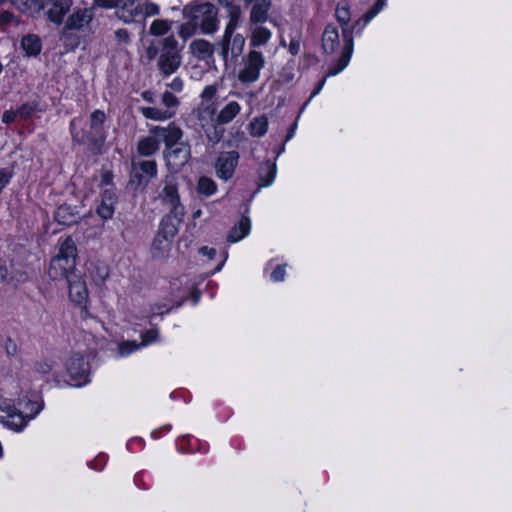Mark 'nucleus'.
Returning <instances> with one entry per match:
<instances>
[{"label": "nucleus", "instance_id": "nucleus-1", "mask_svg": "<svg viewBox=\"0 0 512 512\" xmlns=\"http://www.w3.org/2000/svg\"><path fill=\"white\" fill-rule=\"evenodd\" d=\"M335 16L342 28V35L345 44L341 57L334 66L329 68L328 76H336L348 66L354 47L352 29L348 26L351 19V13L350 6L347 1H341L337 4Z\"/></svg>", "mask_w": 512, "mask_h": 512}, {"label": "nucleus", "instance_id": "nucleus-2", "mask_svg": "<svg viewBox=\"0 0 512 512\" xmlns=\"http://www.w3.org/2000/svg\"><path fill=\"white\" fill-rule=\"evenodd\" d=\"M77 248L71 238H66L60 245L58 254L51 260L48 275L52 280H62L76 276Z\"/></svg>", "mask_w": 512, "mask_h": 512}, {"label": "nucleus", "instance_id": "nucleus-3", "mask_svg": "<svg viewBox=\"0 0 512 512\" xmlns=\"http://www.w3.org/2000/svg\"><path fill=\"white\" fill-rule=\"evenodd\" d=\"M183 16L191 19L205 35L216 33L219 28L218 10L210 2H192L183 8Z\"/></svg>", "mask_w": 512, "mask_h": 512}, {"label": "nucleus", "instance_id": "nucleus-4", "mask_svg": "<svg viewBox=\"0 0 512 512\" xmlns=\"http://www.w3.org/2000/svg\"><path fill=\"white\" fill-rule=\"evenodd\" d=\"M182 49L173 34L161 40V53L157 59V69L163 77H169L176 73L182 65Z\"/></svg>", "mask_w": 512, "mask_h": 512}, {"label": "nucleus", "instance_id": "nucleus-5", "mask_svg": "<svg viewBox=\"0 0 512 512\" xmlns=\"http://www.w3.org/2000/svg\"><path fill=\"white\" fill-rule=\"evenodd\" d=\"M95 17L93 7L76 8L67 16L62 31L60 32V40L67 43L71 38L72 32H85L90 28Z\"/></svg>", "mask_w": 512, "mask_h": 512}, {"label": "nucleus", "instance_id": "nucleus-6", "mask_svg": "<svg viewBox=\"0 0 512 512\" xmlns=\"http://www.w3.org/2000/svg\"><path fill=\"white\" fill-rule=\"evenodd\" d=\"M265 59L261 52L250 50L241 59L240 68L237 72V79L242 84H251L260 78L261 70L264 68Z\"/></svg>", "mask_w": 512, "mask_h": 512}, {"label": "nucleus", "instance_id": "nucleus-7", "mask_svg": "<svg viewBox=\"0 0 512 512\" xmlns=\"http://www.w3.org/2000/svg\"><path fill=\"white\" fill-rule=\"evenodd\" d=\"M238 26H225L224 33L221 39L217 42L219 53L224 62H227L229 57L237 59L243 52L245 45V38L235 33Z\"/></svg>", "mask_w": 512, "mask_h": 512}, {"label": "nucleus", "instance_id": "nucleus-8", "mask_svg": "<svg viewBox=\"0 0 512 512\" xmlns=\"http://www.w3.org/2000/svg\"><path fill=\"white\" fill-rule=\"evenodd\" d=\"M31 418L24 416L22 412L17 410L7 399L0 398V423L5 427L20 431Z\"/></svg>", "mask_w": 512, "mask_h": 512}, {"label": "nucleus", "instance_id": "nucleus-9", "mask_svg": "<svg viewBox=\"0 0 512 512\" xmlns=\"http://www.w3.org/2000/svg\"><path fill=\"white\" fill-rule=\"evenodd\" d=\"M164 157L168 170L172 173H177L188 163L191 157L190 145L181 142L177 146L166 148Z\"/></svg>", "mask_w": 512, "mask_h": 512}, {"label": "nucleus", "instance_id": "nucleus-10", "mask_svg": "<svg viewBox=\"0 0 512 512\" xmlns=\"http://www.w3.org/2000/svg\"><path fill=\"white\" fill-rule=\"evenodd\" d=\"M74 0H42L41 10L45 11L48 20L60 25L71 11Z\"/></svg>", "mask_w": 512, "mask_h": 512}, {"label": "nucleus", "instance_id": "nucleus-11", "mask_svg": "<svg viewBox=\"0 0 512 512\" xmlns=\"http://www.w3.org/2000/svg\"><path fill=\"white\" fill-rule=\"evenodd\" d=\"M66 371L74 383L73 386H80L88 381L89 367L84 358L74 354L66 362Z\"/></svg>", "mask_w": 512, "mask_h": 512}, {"label": "nucleus", "instance_id": "nucleus-12", "mask_svg": "<svg viewBox=\"0 0 512 512\" xmlns=\"http://www.w3.org/2000/svg\"><path fill=\"white\" fill-rule=\"evenodd\" d=\"M162 203L169 208L170 212H176V208L185 212L184 206L181 204L178 187L174 177H166L164 187L159 194Z\"/></svg>", "mask_w": 512, "mask_h": 512}, {"label": "nucleus", "instance_id": "nucleus-13", "mask_svg": "<svg viewBox=\"0 0 512 512\" xmlns=\"http://www.w3.org/2000/svg\"><path fill=\"white\" fill-rule=\"evenodd\" d=\"M239 153L236 151L222 152L215 163L216 175L223 180L230 179L237 167Z\"/></svg>", "mask_w": 512, "mask_h": 512}, {"label": "nucleus", "instance_id": "nucleus-14", "mask_svg": "<svg viewBox=\"0 0 512 512\" xmlns=\"http://www.w3.org/2000/svg\"><path fill=\"white\" fill-rule=\"evenodd\" d=\"M115 16L124 24H132L141 16L140 2L138 0H119Z\"/></svg>", "mask_w": 512, "mask_h": 512}, {"label": "nucleus", "instance_id": "nucleus-15", "mask_svg": "<svg viewBox=\"0 0 512 512\" xmlns=\"http://www.w3.org/2000/svg\"><path fill=\"white\" fill-rule=\"evenodd\" d=\"M215 45L204 38L192 40L188 45V53L198 61L213 60Z\"/></svg>", "mask_w": 512, "mask_h": 512}, {"label": "nucleus", "instance_id": "nucleus-16", "mask_svg": "<svg viewBox=\"0 0 512 512\" xmlns=\"http://www.w3.org/2000/svg\"><path fill=\"white\" fill-rule=\"evenodd\" d=\"M151 132L165 143L166 148L177 146L183 137V131L174 123L166 127L156 126Z\"/></svg>", "mask_w": 512, "mask_h": 512}, {"label": "nucleus", "instance_id": "nucleus-17", "mask_svg": "<svg viewBox=\"0 0 512 512\" xmlns=\"http://www.w3.org/2000/svg\"><path fill=\"white\" fill-rule=\"evenodd\" d=\"M185 212L181 209L176 208V212H170L163 217L160 223V227L157 233L163 234L168 238L174 239L178 232L179 226L182 222Z\"/></svg>", "mask_w": 512, "mask_h": 512}, {"label": "nucleus", "instance_id": "nucleus-18", "mask_svg": "<svg viewBox=\"0 0 512 512\" xmlns=\"http://www.w3.org/2000/svg\"><path fill=\"white\" fill-rule=\"evenodd\" d=\"M69 297L77 305H85L88 301V290L79 275L68 278Z\"/></svg>", "mask_w": 512, "mask_h": 512}, {"label": "nucleus", "instance_id": "nucleus-19", "mask_svg": "<svg viewBox=\"0 0 512 512\" xmlns=\"http://www.w3.org/2000/svg\"><path fill=\"white\" fill-rule=\"evenodd\" d=\"M193 113L196 117V124L201 129L216 122V106L214 103L201 102Z\"/></svg>", "mask_w": 512, "mask_h": 512}, {"label": "nucleus", "instance_id": "nucleus-20", "mask_svg": "<svg viewBox=\"0 0 512 512\" xmlns=\"http://www.w3.org/2000/svg\"><path fill=\"white\" fill-rule=\"evenodd\" d=\"M116 201L117 196L114 191L111 188L105 189L101 196V202L97 207V214L104 220L112 218Z\"/></svg>", "mask_w": 512, "mask_h": 512}, {"label": "nucleus", "instance_id": "nucleus-21", "mask_svg": "<svg viewBox=\"0 0 512 512\" xmlns=\"http://www.w3.org/2000/svg\"><path fill=\"white\" fill-rule=\"evenodd\" d=\"M271 0H259L250 10L249 21L253 25H260L268 20Z\"/></svg>", "mask_w": 512, "mask_h": 512}, {"label": "nucleus", "instance_id": "nucleus-22", "mask_svg": "<svg viewBox=\"0 0 512 512\" xmlns=\"http://www.w3.org/2000/svg\"><path fill=\"white\" fill-rule=\"evenodd\" d=\"M172 243V238H168L163 234L157 233L151 245L152 257L155 259H162L168 256L172 247Z\"/></svg>", "mask_w": 512, "mask_h": 512}, {"label": "nucleus", "instance_id": "nucleus-23", "mask_svg": "<svg viewBox=\"0 0 512 512\" xmlns=\"http://www.w3.org/2000/svg\"><path fill=\"white\" fill-rule=\"evenodd\" d=\"M339 47V33L335 25L329 24L325 27L322 35V48L325 53L332 54Z\"/></svg>", "mask_w": 512, "mask_h": 512}, {"label": "nucleus", "instance_id": "nucleus-24", "mask_svg": "<svg viewBox=\"0 0 512 512\" xmlns=\"http://www.w3.org/2000/svg\"><path fill=\"white\" fill-rule=\"evenodd\" d=\"M80 216L75 207L70 205H61L55 212V220L61 225H73L76 224Z\"/></svg>", "mask_w": 512, "mask_h": 512}, {"label": "nucleus", "instance_id": "nucleus-25", "mask_svg": "<svg viewBox=\"0 0 512 512\" xmlns=\"http://www.w3.org/2000/svg\"><path fill=\"white\" fill-rule=\"evenodd\" d=\"M241 105L236 101L228 102L216 115L218 124H229L240 113Z\"/></svg>", "mask_w": 512, "mask_h": 512}, {"label": "nucleus", "instance_id": "nucleus-26", "mask_svg": "<svg viewBox=\"0 0 512 512\" xmlns=\"http://www.w3.org/2000/svg\"><path fill=\"white\" fill-rule=\"evenodd\" d=\"M87 273L96 285H101L107 279L109 270L104 263L90 262L87 266Z\"/></svg>", "mask_w": 512, "mask_h": 512}, {"label": "nucleus", "instance_id": "nucleus-27", "mask_svg": "<svg viewBox=\"0 0 512 512\" xmlns=\"http://www.w3.org/2000/svg\"><path fill=\"white\" fill-rule=\"evenodd\" d=\"M277 173L275 163L266 161L259 168V186L268 187L273 184Z\"/></svg>", "mask_w": 512, "mask_h": 512}, {"label": "nucleus", "instance_id": "nucleus-28", "mask_svg": "<svg viewBox=\"0 0 512 512\" xmlns=\"http://www.w3.org/2000/svg\"><path fill=\"white\" fill-rule=\"evenodd\" d=\"M133 170L136 177L151 179L157 175V164L154 160H143L133 163Z\"/></svg>", "mask_w": 512, "mask_h": 512}, {"label": "nucleus", "instance_id": "nucleus-29", "mask_svg": "<svg viewBox=\"0 0 512 512\" xmlns=\"http://www.w3.org/2000/svg\"><path fill=\"white\" fill-rule=\"evenodd\" d=\"M272 37V32L261 25H255L251 31L250 45L260 47L266 45Z\"/></svg>", "mask_w": 512, "mask_h": 512}, {"label": "nucleus", "instance_id": "nucleus-30", "mask_svg": "<svg viewBox=\"0 0 512 512\" xmlns=\"http://www.w3.org/2000/svg\"><path fill=\"white\" fill-rule=\"evenodd\" d=\"M141 112L146 119L154 121H166L176 114L175 110H165L158 107H143Z\"/></svg>", "mask_w": 512, "mask_h": 512}, {"label": "nucleus", "instance_id": "nucleus-31", "mask_svg": "<svg viewBox=\"0 0 512 512\" xmlns=\"http://www.w3.org/2000/svg\"><path fill=\"white\" fill-rule=\"evenodd\" d=\"M250 229V219L248 217H242L238 225L229 232L227 240L232 243L238 242L249 234Z\"/></svg>", "mask_w": 512, "mask_h": 512}, {"label": "nucleus", "instance_id": "nucleus-32", "mask_svg": "<svg viewBox=\"0 0 512 512\" xmlns=\"http://www.w3.org/2000/svg\"><path fill=\"white\" fill-rule=\"evenodd\" d=\"M226 11L228 22L226 26H239V23L242 18V10L240 5H238L235 0H228L221 4Z\"/></svg>", "mask_w": 512, "mask_h": 512}, {"label": "nucleus", "instance_id": "nucleus-33", "mask_svg": "<svg viewBox=\"0 0 512 512\" xmlns=\"http://www.w3.org/2000/svg\"><path fill=\"white\" fill-rule=\"evenodd\" d=\"M173 23L168 19H155L149 27V34L154 37H163L171 31Z\"/></svg>", "mask_w": 512, "mask_h": 512}, {"label": "nucleus", "instance_id": "nucleus-34", "mask_svg": "<svg viewBox=\"0 0 512 512\" xmlns=\"http://www.w3.org/2000/svg\"><path fill=\"white\" fill-rule=\"evenodd\" d=\"M137 149L140 155L151 156L159 150V141L153 136L145 137L138 142Z\"/></svg>", "mask_w": 512, "mask_h": 512}, {"label": "nucleus", "instance_id": "nucleus-35", "mask_svg": "<svg viewBox=\"0 0 512 512\" xmlns=\"http://www.w3.org/2000/svg\"><path fill=\"white\" fill-rule=\"evenodd\" d=\"M21 46L29 56H36L41 51V42L36 35H27L23 37Z\"/></svg>", "mask_w": 512, "mask_h": 512}, {"label": "nucleus", "instance_id": "nucleus-36", "mask_svg": "<svg viewBox=\"0 0 512 512\" xmlns=\"http://www.w3.org/2000/svg\"><path fill=\"white\" fill-rule=\"evenodd\" d=\"M12 4L20 11L31 15L41 11L42 0H11Z\"/></svg>", "mask_w": 512, "mask_h": 512}, {"label": "nucleus", "instance_id": "nucleus-37", "mask_svg": "<svg viewBox=\"0 0 512 512\" xmlns=\"http://www.w3.org/2000/svg\"><path fill=\"white\" fill-rule=\"evenodd\" d=\"M268 129V119L262 115L255 117L249 124V132L253 137H262Z\"/></svg>", "mask_w": 512, "mask_h": 512}, {"label": "nucleus", "instance_id": "nucleus-38", "mask_svg": "<svg viewBox=\"0 0 512 512\" xmlns=\"http://www.w3.org/2000/svg\"><path fill=\"white\" fill-rule=\"evenodd\" d=\"M199 30L200 29L195 25V23L191 19H187V21L181 23L178 26L177 33L183 41H187L188 39L195 36Z\"/></svg>", "mask_w": 512, "mask_h": 512}, {"label": "nucleus", "instance_id": "nucleus-39", "mask_svg": "<svg viewBox=\"0 0 512 512\" xmlns=\"http://www.w3.org/2000/svg\"><path fill=\"white\" fill-rule=\"evenodd\" d=\"M222 125L223 124H218L216 121L211 126L202 129L210 143L217 144L221 141L224 134V129L221 127Z\"/></svg>", "mask_w": 512, "mask_h": 512}, {"label": "nucleus", "instance_id": "nucleus-40", "mask_svg": "<svg viewBox=\"0 0 512 512\" xmlns=\"http://www.w3.org/2000/svg\"><path fill=\"white\" fill-rule=\"evenodd\" d=\"M216 189V183L212 179L208 177H200L197 184V190L199 193L205 196H211L216 192Z\"/></svg>", "mask_w": 512, "mask_h": 512}, {"label": "nucleus", "instance_id": "nucleus-41", "mask_svg": "<svg viewBox=\"0 0 512 512\" xmlns=\"http://www.w3.org/2000/svg\"><path fill=\"white\" fill-rule=\"evenodd\" d=\"M160 53H161V42L157 43L155 41H150L148 43V45L145 47L144 56L149 62H152L154 60L157 61Z\"/></svg>", "mask_w": 512, "mask_h": 512}, {"label": "nucleus", "instance_id": "nucleus-42", "mask_svg": "<svg viewBox=\"0 0 512 512\" xmlns=\"http://www.w3.org/2000/svg\"><path fill=\"white\" fill-rule=\"evenodd\" d=\"M106 119V115L102 110H95L90 116V127L93 131L99 132Z\"/></svg>", "mask_w": 512, "mask_h": 512}, {"label": "nucleus", "instance_id": "nucleus-43", "mask_svg": "<svg viewBox=\"0 0 512 512\" xmlns=\"http://www.w3.org/2000/svg\"><path fill=\"white\" fill-rule=\"evenodd\" d=\"M161 103L165 106V110H175L180 104L179 99L169 91H165L161 96Z\"/></svg>", "mask_w": 512, "mask_h": 512}, {"label": "nucleus", "instance_id": "nucleus-44", "mask_svg": "<svg viewBox=\"0 0 512 512\" xmlns=\"http://www.w3.org/2000/svg\"><path fill=\"white\" fill-rule=\"evenodd\" d=\"M140 9L141 16L143 15L145 18L157 16L160 14V7L154 2L140 3Z\"/></svg>", "mask_w": 512, "mask_h": 512}, {"label": "nucleus", "instance_id": "nucleus-45", "mask_svg": "<svg viewBox=\"0 0 512 512\" xmlns=\"http://www.w3.org/2000/svg\"><path fill=\"white\" fill-rule=\"evenodd\" d=\"M219 86L217 84H211L204 87L200 94L201 102L211 103L210 101L218 93Z\"/></svg>", "mask_w": 512, "mask_h": 512}, {"label": "nucleus", "instance_id": "nucleus-46", "mask_svg": "<svg viewBox=\"0 0 512 512\" xmlns=\"http://www.w3.org/2000/svg\"><path fill=\"white\" fill-rule=\"evenodd\" d=\"M386 5V0H378L363 16L364 25L368 24Z\"/></svg>", "mask_w": 512, "mask_h": 512}, {"label": "nucleus", "instance_id": "nucleus-47", "mask_svg": "<svg viewBox=\"0 0 512 512\" xmlns=\"http://www.w3.org/2000/svg\"><path fill=\"white\" fill-rule=\"evenodd\" d=\"M54 367V361L51 359L45 358L39 361H36L34 364V370L40 374L49 373Z\"/></svg>", "mask_w": 512, "mask_h": 512}, {"label": "nucleus", "instance_id": "nucleus-48", "mask_svg": "<svg viewBox=\"0 0 512 512\" xmlns=\"http://www.w3.org/2000/svg\"><path fill=\"white\" fill-rule=\"evenodd\" d=\"M114 36L118 46H126L131 42V34L127 29H117Z\"/></svg>", "mask_w": 512, "mask_h": 512}, {"label": "nucleus", "instance_id": "nucleus-49", "mask_svg": "<svg viewBox=\"0 0 512 512\" xmlns=\"http://www.w3.org/2000/svg\"><path fill=\"white\" fill-rule=\"evenodd\" d=\"M13 177V173L9 169H0V194L2 193L3 189L9 184Z\"/></svg>", "mask_w": 512, "mask_h": 512}, {"label": "nucleus", "instance_id": "nucleus-50", "mask_svg": "<svg viewBox=\"0 0 512 512\" xmlns=\"http://www.w3.org/2000/svg\"><path fill=\"white\" fill-rule=\"evenodd\" d=\"M171 310V307H168L166 304L155 303L150 307V317L156 315H163L168 313Z\"/></svg>", "mask_w": 512, "mask_h": 512}, {"label": "nucleus", "instance_id": "nucleus-51", "mask_svg": "<svg viewBox=\"0 0 512 512\" xmlns=\"http://www.w3.org/2000/svg\"><path fill=\"white\" fill-rule=\"evenodd\" d=\"M158 330L157 329H151L147 332H145L143 335H142V343L141 345L142 346H146V345H149L153 342H155L158 338Z\"/></svg>", "mask_w": 512, "mask_h": 512}, {"label": "nucleus", "instance_id": "nucleus-52", "mask_svg": "<svg viewBox=\"0 0 512 512\" xmlns=\"http://www.w3.org/2000/svg\"><path fill=\"white\" fill-rule=\"evenodd\" d=\"M119 0H93V8L99 7L103 9L116 8Z\"/></svg>", "mask_w": 512, "mask_h": 512}, {"label": "nucleus", "instance_id": "nucleus-53", "mask_svg": "<svg viewBox=\"0 0 512 512\" xmlns=\"http://www.w3.org/2000/svg\"><path fill=\"white\" fill-rule=\"evenodd\" d=\"M139 348V345L135 342H125L120 345L119 351L122 356L128 355L133 351H136Z\"/></svg>", "mask_w": 512, "mask_h": 512}, {"label": "nucleus", "instance_id": "nucleus-54", "mask_svg": "<svg viewBox=\"0 0 512 512\" xmlns=\"http://www.w3.org/2000/svg\"><path fill=\"white\" fill-rule=\"evenodd\" d=\"M285 277V268L281 265L277 266L274 271L271 273V279L274 282H281Z\"/></svg>", "mask_w": 512, "mask_h": 512}, {"label": "nucleus", "instance_id": "nucleus-55", "mask_svg": "<svg viewBox=\"0 0 512 512\" xmlns=\"http://www.w3.org/2000/svg\"><path fill=\"white\" fill-rule=\"evenodd\" d=\"M166 86L175 92H181L183 90L184 83L182 78L175 77L170 83L166 84Z\"/></svg>", "mask_w": 512, "mask_h": 512}, {"label": "nucleus", "instance_id": "nucleus-56", "mask_svg": "<svg viewBox=\"0 0 512 512\" xmlns=\"http://www.w3.org/2000/svg\"><path fill=\"white\" fill-rule=\"evenodd\" d=\"M17 111V115H19L21 118L26 119L30 117L33 113V108L29 105H22Z\"/></svg>", "mask_w": 512, "mask_h": 512}, {"label": "nucleus", "instance_id": "nucleus-57", "mask_svg": "<svg viewBox=\"0 0 512 512\" xmlns=\"http://www.w3.org/2000/svg\"><path fill=\"white\" fill-rule=\"evenodd\" d=\"M14 19V15L9 11H3L0 13V26L8 25Z\"/></svg>", "mask_w": 512, "mask_h": 512}, {"label": "nucleus", "instance_id": "nucleus-58", "mask_svg": "<svg viewBox=\"0 0 512 512\" xmlns=\"http://www.w3.org/2000/svg\"><path fill=\"white\" fill-rule=\"evenodd\" d=\"M17 115V111L7 110L3 113L2 121L6 124L12 123Z\"/></svg>", "mask_w": 512, "mask_h": 512}, {"label": "nucleus", "instance_id": "nucleus-59", "mask_svg": "<svg viewBox=\"0 0 512 512\" xmlns=\"http://www.w3.org/2000/svg\"><path fill=\"white\" fill-rule=\"evenodd\" d=\"M6 353L9 356H14L17 353V345L11 339H8L5 344Z\"/></svg>", "mask_w": 512, "mask_h": 512}, {"label": "nucleus", "instance_id": "nucleus-60", "mask_svg": "<svg viewBox=\"0 0 512 512\" xmlns=\"http://www.w3.org/2000/svg\"><path fill=\"white\" fill-rule=\"evenodd\" d=\"M288 49L292 55H297L300 52V42L296 39H292Z\"/></svg>", "mask_w": 512, "mask_h": 512}, {"label": "nucleus", "instance_id": "nucleus-61", "mask_svg": "<svg viewBox=\"0 0 512 512\" xmlns=\"http://www.w3.org/2000/svg\"><path fill=\"white\" fill-rule=\"evenodd\" d=\"M200 254L207 256L210 259H213L216 255V250L214 248H210L207 246H203L199 250Z\"/></svg>", "mask_w": 512, "mask_h": 512}, {"label": "nucleus", "instance_id": "nucleus-62", "mask_svg": "<svg viewBox=\"0 0 512 512\" xmlns=\"http://www.w3.org/2000/svg\"><path fill=\"white\" fill-rule=\"evenodd\" d=\"M9 273L5 266L0 265V282H9L11 279L8 277Z\"/></svg>", "mask_w": 512, "mask_h": 512}, {"label": "nucleus", "instance_id": "nucleus-63", "mask_svg": "<svg viewBox=\"0 0 512 512\" xmlns=\"http://www.w3.org/2000/svg\"><path fill=\"white\" fill-rule=\"evenodd\" d=\"M329 77L328 76V73L326 74V77L318 84V86L316 87V89L312 92L311 94V98L314 97L315 95H317L321 89L323 88L324 84H325V81H326V78Z\"/></svg>", "mask_w": 512, "mask_h": 512}, {"label": "nucleus", "instance_id": "nucleus-64", "mask_svg": "<svg viewBox=\"0 0 512 512\" xmlns=\"http://www.w3.org/2000/svg\"><path fill=\"white\" fill-rule=\"evenodd\" d=\"M143 98H144L145 100L149 101V102H153V99H152V97H151V95H150V93H149V92H144V93H143Z\"/></svg>", "mask_w": 512, "mask_h": 512}]
</instances>
